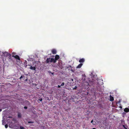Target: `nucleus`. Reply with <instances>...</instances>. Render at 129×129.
I'll return each mask as SVG.
<instances>
[{
	"mask_svg": "<svg viewBox=\"0 0 129 129\" xmlns=\"http://www.w3.org/2000/svg\"><path fill=\"white\" fill-rule=\"evenodd\" d=\"M84 61L85 59L83 58H82V59H80L79 60V62L80 63H83L84 62Z\"/></svg>",
	"mask_w": 129,
	"mask_h": 129,
	"instance_id": "7",
	"label": "nucleus"
},
{
	"mask_svg": "<svg viewBox=\"0 0 129 129\" xmlns=\"http://www.w3.org/2000/svg\"><path fill=\"white\" fill-rule=\"evenodd\" d=\"M4 52H2L1 51H0V55H1L2 54H3V53Z\"/></svg>",
	"mask_w": 129,
	"mask_h": 129,
	"instance_id": "21",
	"label": "nucleus"
},
{
	"mask_svg": "<svg viewBox=\"0 0 129 129\" xmlns=\"http://www.w3.org/2000/svg\"><path fill=\"white\" fill-rule=\"evenodd\" d=\"M27 80V78L26 79H25V81H26Z\"/></svg>",
	"mask_w": 129,
	"mask_h": 129,
	"instance_id": "24",
	"label": "nucleus"
},
{
	"mask_svg": "<svg viewBox=\"0 0 129 129\" xmlns=\"http://www.w3.org/2000/svg\"><path fill=\"white\" fill-rule=\"evenodd\" d=\"M77 88V87L76 86L75 87V89L76 88Z\"/></svg>",
	"mask_w": 129,
	"mask_h": 129,
	"instance_id": "31",
	"label": "nucleus"
},
{
	"mask_svg": "<svg viewBox=\"0 0 129 129\" xmlns=\"http://www.w3.org/2000/svg\"><path fill=\"white\" fill-rule=\"evenodd\" d=\"M20 129H24V128L22 126H20Z\"/></svg>",
	"mask_w": 129,
	"mask_h": 129,
	"instance_id": "20",
	"label": "nucleus"
},
{
	"mask_svg": "<svg viewBox=\"0 0 129 129\" xmlns=\"http://www.w3.org/2000/svg\"><path fill=\"white\" fill-rule=\"evenodd\" d=\"M3 123V124H4V123Z\"/></svg>",
	"mask_w": 129,
	"mask_h": 129,
	"instance_id": "33",
	"label": "nucleus"
},
{
	"mask_svg": "<svg viewBox=\"0 0 129 129\" xmlns=\"http://www.w3.org/2000/svg\"><path fill=\"white\" fill-rule=\"evenodd\" d=\"M34 122L33 121H29L28 122V123H33Z\"/></svg>",
	"mask_w": 129,
	"mask_h": 129,
	"instance_id": "19",
	"label": "nucleus"
},
{
	"mask_svg": "<svg viewBox=\"0 0 129 129\" xmlns=\"http://www.w3.org/2000/svg\"><path fill=\"white\" fill-rule=\"evenodd\" d=\"M83 64L82 63H80L76 67L77 68H80L83 65Z\"/></svg>",
	"mask_w": 129,
	"mask_h": 129,
	"instance_id": "8",
	"label": "nucleus"
},
{
	"mask_svg": "<svg viewBox=\"0 0 129 129\" xmlns=\"http://www.w3.org/2000/svg\"><path fill=\"white\" fill-rule=\"evenodd\" d=\"M46 63H48L49 62H53L54 63L56 62V61L54 60V59L53 58H47L46 60Z\"/></svg>",
	"mask_w": 129,
	"mask_h": 129,
	"instance_id": "1",
	"label": "nucleus"
},
{
	"mask_svg": "<svg viewBox=\"0 0 129 129\" xmlns=\"http://www.w3.org/2000/svg\"><path fill=\"white\" fill-rule=\"evenodd\" d=\"M123 127L124 126V125H123Z\"/></svg>",
	"mask_w": 129,
	"mask_h": 129,
	"instance_id": "35",
	"label": "nucleus"
},
{
	"mask_svg": "<svg viewBox=\"0 0 129 129\" xmlns=\"http://www.w3.org/2000/svg\"><path fill=\"white\" fill-rule=\"evenodd\" d=\"M12 54H15V53H14L13 52L12 53Z\"/></svg>",
	"mask_w": 129,
	"mask_h": 129,
	"instance_id": "27",
	"label": "nucleus"
},
{
	"mask_svg": "<svg viewBox=\"0 0 129 129\" xmlns=\"http://www.w3.org/2000/svg\"><path fill=\"white\" fill-rule=\"evenodd\" d=\"M68 70L69 71H70L72 72H74V71L72 69V68H69L68 69Z\"/></svg>",
	"mask_w": 129,
	"mask_h": 129,
	"instance_id": "13",
	"label": "nucleus"
},
{
	"mask_svg": "<svg viewBox=\"0 0 129 129\" xmlns=\"http://www.w3.org/2000/svg\"><path fill=\"white\" fill-rule=\"evenodd\" d=\"M2 111V109H0V111Z\"/></svg>",
	"mask_w": 129,
	"mask_h": 129,
	"instance_id": "29",
	"label": "nucleus"
},
{
	"mask_svg": "<svg viewBox=\"0 0 129 129\" xmlns=\"http://www.w3.org/2000/svg\"><path fill=\"white\" fill-rule=\"evenodd\" d=\"M64 85V82H63L62 83V84L60 85V86H63Z\"/></svg>",
	"mask_w": 129,
	"mask_h": 129,
	"instance_id": "16",
	"label": "nucleus"
},
{
	"mask_svg": "<svg viewBox=\"0 0 129 129\" xmlns=\"http://www.w3.org/2000/svg\"><path fill=\"white\" fill-rule=\"evenodd\" d=\"M110 101H113L114 100L113 97L111 96V95L110 96Z\"/></svg>",
	"mask_w": 129,
	"mask_h": 129,
	"instance_id": "11",
	"label": "nucleus"
},
{
	"mask_svg": "<svg viewBox=\"0 0 129 129\" xmlns=\"http://www.w3.org/2000/svg\"><path fill=\"white\" fill-rule=\"evenodd\" d=\"M93 129H96L95 128H92Z\"/></svg>",
	"mask_w": 129,
	"mask_h": 129,
	"instance_id": "30",
	"label": "nucleus"
},
{
	"mask_svg": "<svg viewBox=\"0 0 129 129\" xmlns=\"http://www.w3.org/2000/svg\"><path fill=\"white\" fill-rule=\"evenodd\" d=\"M23 77H24V76H22H22H21V77H20V78H19V79H21H21Z\"/></svg>",
	"mask_w": 129,
	"mask_h": 129,
	"instance_id": "15",
	"label": "nucleus"
},
{
	"mask_svg": "<svg viewBox=\"0 0 129 129\" xmlns=\"http://www.w3.org/2000/svg\"><path fill=\"white\" fill-rule=\"evenodd\" d=\"M5 127L6 128H7L8 127V125L7 124H6L5 125Z\"/></svg>",
	"mask_w": 129,
	"mask_h": 129,
	"instance_id": "17",
	"label": "nucleus"
},
{
	"mask_svg": "<svg viewBox=\"0 0 129 129\" xmlns=\"http://www.w3.org/2000/svg\"><path fill=\"white\" fill-rule=\"evenodd\" d=\"M8 57V58H9L10 60H11L12 57H11V55L10 54V55H9Z\"/></svg>",
	"mask_w": 129,
	"mask_h": 129,
	"instance_id": "12",
	"label": "nucleus"
},
{
	"mask_svg": "<svg viewBox=\"0 0 129 129\" xmlns=\"http://www.w3.org/2000/svg\"><path fill=\"white\" fill-rule=\"evenodd\" d=\"M60 85H58L57 87L58 88H59L60 87Z\"/></svg>",
	"mask_w": 129,
	"mask_h": 129,
	"instance_id": "22",
	"label": "nucleus"
},
{
	"mask_svg": "<svg viewBox=\"0 0 129 129\" xmlns=\"http://www.w3.org/2000/svg\"><path fill=\"white\" fill-rule=\"evenodd\" d=\"M28 66H30L28 68L34 71L36 70V69L35 67H33L32 66H30V65H28Z\"/></svg>",
	"mask_w": 129,
	"mask_h": 129,
	"instance_id": "4",
	"label": "nucleus"
},
{
	"mask_svg": "<svg viewBox=\"0 0 129 129\" xmlns=\"http://www.w3.org/2000/svg\"><path fill=\"white\" fill-rule=\"evenodd\" d=\"M51 52L52 53L54 54H56L57 52L56 50L54 49H52Z\"/></svg>",
	"mask_w": 129,
	"mask_h": 129,
	"instance_id": "5",
	"label": "nucleus"
},
{
	"mask_svg": "<svg viewBox=\"0 0 129 129\" xmlns=\"http://www.w3.org/2000/svg\"><path fill=\"white\" fill-rule=\"evenodd\" d=\"M17 116L18 118H21V114L19 112L18 113Z\"/></svg>",
	"mask_w": 129,
	"mask_h": 129,
	"instance_id": "9",
	"label": "nucleus"
},
{
	"mask_svg": "<svg viewBox=\"0 0 129 129\" xmlns=\"http://www.w3.org/2000/svg\"><path fill=\"white\" fill-rule=\"evenodd\" d=\"M3 123V124H4V123Z\"/></svg>",
	"mask_w": 129,
	"mask_h": 129,
	"instance_id": "34",
	"label": "nucleus"
},
{
	"mask_svg": "<svg viewBox=\"0 0 129 129\" xmlns=\"http://www.w3.org/2000/svg\"><path fill=\"white\" fill-rule=\"evenodd\" d=\"M48 72L49 73H51L52 75H53V73H52L50 71H49Z\"/></svg>",
	"mask_w": 129,
	"mask_h": 129,
	"instance_id": "18",
	"label": "nucleus"
},
{
	"mask_svg": "<svg viewBox=\"0 0 129 129\" xmlns=\"http://www.w3.org/2000/svg\"><path fill=\"white\" fill-rule=\"evenodd\" d=\"M24 108L25 109H27V107H26V106H25L24 107Z\"/></svg>",
	"mask_w": 129,
	"mask_h": 129,
	"instance_id": "23",
	"label": "nucleus"
},
{
	"mask_svg": "<svg viewBox=\"0 0 129 129\" xmlns=\"http://www.w3.org/2000/svg\"><path fill=\"white\" fill-rule=\"evenodd\" d=\"M67 68H72V67L70 65L68 66L67 67Z\"/></svg>",
	"mask_w": 129,
	"mask_h": 129,
	"instance_id": "14",
	"label": "nucleus"
},
{
	"mask_svg": "<svg viewBox=\"0 0 129 129\" xmlns=\"http://www.w3.org/2000/svg\"><path fill=\"white\" fill-rule=\"evenodd\" d=\"M124 111L126 112H129V108H125L124 110Z\"/></svg>",
	"mask_w": 129,
	"mask_h": 129,
	"instance_id": "10",
	"label": "nucleus"
},
{
	"mask_svg": "<svg viewBox=\"0 0 129 129\" xmlns=\"http://www.w3.org/2000/svg\"><path fill=\"white\" fill-rule=\"evenodd\" d=\"M3 123V124H4V123Z\"/></svg>",
	"mask_w": 129,
	"mask_h": 129,
	"instance_id": "32",
	"label": "nucleus"
},
{
	"mask_svg": "<svg viewBox=\"0 0 129 129\" xmlns=\"http://www.w3.org/2000/svg\"><path fill=\"white\" fill-rule=\"evenodd\" d=\"M42 98L41 99H40V101H42Z\"/></svg>",
	"mask_w": 129,
	"mask_h": 129,
	"instance_id": "26",
	"label": "nucleus"
},
{
	"mask_svg": "<svg viewBox=\"0 0 129 129\" xmlns=\"http://www.w3.org/2000/svg\"><path fill=\"white\" fill-rule=\"evenodd\" d=\"M11 117H11V116H9V118H11Z\"/></svg>",
	"mask_w": 129,
	"mask_h": 129,
	"instance_id": "28",
	"label": "nucleus"
},
{
	"mask_svg": "<svg viewBox=\"0 0 129 129\" xmlns=\"http://www.w3.org/2000/svg\"><path fill=\"white\" fill-rule=\"evenodd\" d=\"M59 56L57 55H55L54 60H55V61H56V60H57L59 59Z\"/></svg>",
	"mask_w": 129,
	"mask_h": 129,
	"instance_id": "6",
	"label": "nucleus"
},
{
	"mask_svg": "<svg viewBox=\"0 0 129 129\" xmlns=\"http://www.w3.org/2000/svg\"><path fill=\"white\" fill-rule=\"evenodd\" d=\"M93 122V120H91V123H92Z\"/></svg>",
	"mask_w": 129,
	"mask_h": 129,
	"instance_id": "25",
	"label": "nucleus"
},
{
	"mask_svg": "<svg viewBox=\"0 0 129 129\" xmlns=\"http://www.w3.org/2000/svg\"><path fill=\"white\" fill-rule=\"evenodd\" d=\"M10 53L7 52H5L3 53V54L2 55L6 57H8L9 55H10Z\"/></svg>",
	"mask_w": 129,
	"mask_h": 129,
	"instance_id": "2",
	"label": "nucleus"
},
{
	"mask_svg": "<svg viewBox=\"0 0 129 129\" xmlns=\"http://www.w3.org/2000/svg\"><path fill=\"white\" fill-rule=\"evenodd\" d=\"M12 57H14L16 59H17L19 60H20V58L19 56L17 55H12Z\"/></svg>",
	"mask_w": 129,
	"mask_h": 129,
	"instance_id": "3",
	"label": "nucleus"
}]
</instances>
